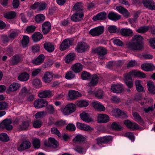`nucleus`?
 Returning <instances> with one entry per match:
<instances>
[{
    "label": "nucleus",
    "mask_w": 155,
    "mask_h": 155,
    "mask_svg": "<svg viewBox=\"0 0 155 155\" xmlns=\"http://www.w3.org/2000/svg\"><path fill=\"white\" fill-rule=\"evenodd\" d=\"M111 128L114 130H121L122 127L116 122H113L111 125Z\"/></svg>",
    "instance_id": "13d9d810"
},
{
    "label": "nucleus",
    "mask_w": 155,
    "mask_h": 155,
    "mask_svg": "<svg viewBox=\"0 0 155 155\" xmlns=\"http://www.w3.org/2000/svg\"><path fill=\"white\" fill-rule=\"evenodd\" d=\"M75 76V74L72 71H69L66 73L65 77L66 79L70 80L74 78Z\"/></svg>",
    "instance_id": "680f3d73"
},
{
    "label": "nucleus",
    "mask_w": 155,
    "mask_h": 155,
    "mask_svg": "<svg viewBox=\"0 0 155 155\" xmlns=\"http://www.w3.org/2000/svg\"><path fill=\"white\" fill-rule=\"evenodd\" d=\"M103 91L102 90L99 89L96 92L95 96L98 99H101L103 97Z\"/></svg>",
    "instance_id": "338daca9"
},
{
    "label": "nucleus",
    "mask_w": 155,
    "mask_h": 155,
    "mask_svg": "<svg viewBox=\"0 0 155 155\" xmlns=\"http://www.w3.org/2000/svg\"><path fill=\"white\" fill-rule=\"evenodd\" d=\"M91 76L90 74L86 71H83L81 74V78L82 79L86 80L90 78Z\"/></svg>",
    "instance_id": "5fc2aeb1"
},
{
    "label": "nucleus",
    "mask_w": 155,
    "mask_h": 155,
    "mask_svg": "<svg viewBox=\"0 0 155 155\" xmlns=\"http://www.w3.org/2000/svg\"><path fill=\"white\" fill-rule=\"evenodd\" d=\"M135 84L137 91L138 92H141L144 91L142 85V82L141 81L137 80L135 81Z\"/></svg>",
    "instance_id": "473e14b6"
},
{
    "label": "nucleus",
    "mask_w": 155,
    "mask_h": 155,
    "mask_svg": "<svg viewBox=\"0 0 155 155\" xmlns=\"http://www.w3.org/2000/svg\"><path fill=\"white\" fill-rule=\"evenodd\" d=\"M116 116L120 118H126L127 117L126 114L125 112H123L119 109H116Z\"/></svg>",
    "instance_id": "79ce46f5"
},
{
    "label": "nucleus",
    "mask_w": 155,
    "mask_h": 155,
    "mask_svg": "<svg viewBox=\"0 0 155 155\" xmlns=\"http://www.w3.org/2000/svg\"><path fill=\"white\" fill-rule=\"evenodd\" d=\"M12 121L11 119H6L0 122V129L5 128L6 130H9L13 128L12 126L11 125Z\"/></svg>",
    "instance_id": "423d86ee"
},
{
    "label": "nucleus",
    "mask_w": 155,
    "mask_h": 155,
    "mask_svg": "<svg viewBox=\"0 0 155 155\" xmlns=\"http://www.w3.org/2000/svg\"><path fill=\"white\" fill-rule=\"evenodd\" d=\"M31 147L30 142L29 141L25 140L18 147V150L19 151L24 150L30 148Z\"/></svg>",
    "instance_id": "2eb2a0df"
},
{
    "label": "nucleus",
    "mask_w": 155,
    "mask_h": 155,
    "mask_svg": "<svg viewBox=\"0 0 155 155\" xmlns=\"http://www.w3.org/2000/svg\"><path fill=\"white\" fill-rule=\"evenodd\" d=\"M30 123L28 120L22 121L18 128L19 130H27L29 126Z\"/></svg>",
    "instance_id": "c85d7f7f"
},
{
    "label": "nucleus",
    "mask_w": 155,
    "mask_h": 155,
    "mask_svg": "<svg viewBox=\"0 0 155 155\" xmlns=\"http://www.w3.org/2000/svg\"><path fill=\"white\" fill-rule=\"evenodd\" d=\"M72 41L69 38L64 40L61 44L60 49L61 51H64L69 48L72 45Z\"/></svg>",
    "instance_id": "1a4fd4ad"
},
{
    "label": "nucleus",
    "mask_w": 155,
    "mask_h": 155,
    "mask_svg": "<svg viewBox=\"0 0 155 155\" xmlns=\"http://www.w3.org/2000/svg\"><path fill=\"white\" fill-rule=\"evenodd\" d=\"M8 36L4 35L2 36L1 41V44L4 46H6L10 40Z\"/></svg>",
    "instance_id": "a18cd8bd"
},
{
    "label": "nucleus",
    "mask_w": 155,
    "mask_h": 155,
    "mask_svg": "<svg viewBox=\"0 0 155 155\" xmlns=\"http://www.w3.org/2000/svg\"><path fill=\"white\" fill-rule=\"evenodd\" d=\"M104 30L103 26H98L91 29L89 34L93 37L98 36L102 34Z\"/></svg>",
    "instance_id": "20e7f679"
},
{
    "label": "nucleus",
    "mask_w": 155,
    "mask_h": 155,
    "mask_svg": "<svg viewBox=\"0 0 155 155\" xmlns=\"http://www.w3.org/2000/svg\"><path fill=\"white\" fill-rule=\"evenodd\" d=\"M53 95L52 92L50 90H45L40 92L38 96L39 97L42 98L51 97Z\"/></svg>",
    "instance_id": "aec40b11"
},
{
    "label": "nucleus",
    "mask_w": 155,
    "mask_h": 155,
    "mask_svg": "<svg viewBox=\"0 0 155 155\" xmlns=\"http://www.w3.org/2000/svg\"><path fill=\"white\" fill-rule=\"evenodd\" d=\"M29 75L26 72L22 73L18 77V79L21 81H27L29 78Z\"/></svg>",
    "instance_id": "58836bf2"
},
{
    "label": "nucleus",
    "mask_w": 155,
    "mask_h": 155,
    "mask_svg": "<svg viewBox=\"0 0 155 155\" xmlns=\"http://www.w3.org/2000/svg\"><path fill=\"white\" fill-rule=\"evenodd\" d=\"M43 35L39 32H36L33 34L32 38L33 41L35 42L39 41L43 38Z\"/></svg>",
    "instance_id": "c9c22d12"
},
{
    "label": "nucleus",
    "mask_w": 155,
    "mask_h": 155,
    "mask_svg": "<svg viewBox=\"0 0 155 155\" xmlns=\"http://www.w3.org/2000/svg\"><path fill=\"white\" fill-rule=\"evenodd\" d=\"M20 61V58L18 55H15L11 58V60L10 61V64L11 65H16Z\"/></svg>",
    "instance_id": "37998d69"
},
{
    "label": "nucleus",
    "mask_w": 155,
    "mask_h": 155,
    "mask_svg": "<svg viewBox=\"0 0 155 155\" xmlns=\"http://www.w3.org/2000/svg\"><path fill=\"white\" fill-rule=\"evenodd\" d=\"M33 85L36 88H39L41 87V80L38 79H34L32 82Z\"/></svg>",
    "instance_id": "09e8293b"
},
{
    "label": "nucleus",
    "mask_w": 155,
    "mask_h": 155,
    "mask_svg": "<svg viewBox=\"0 0 155 155\" xmlns=\"http://www.w3.org/2000/svg\"><path fill=\"white\" fill-rule=\"evenodd\" d=\"M124 123L128 128L132 130H137L139 128V125L137 124L131 122L128 120H125Z\"/></svg>",
    "instance_id": "a211bd4d"
},
{
    "label": "nucleus",
    "mask_w": 155,
    "mask_h": 155,
    "mask_svg": "<svg viewBox=\"0 0 155 155\" xmlns=\"http://www.w3.org/2000/svg\"><path fill=\"white\" fill-rule=\"evenodd\" d=\"M51 28V25L50 22L47 21L44 22L42 26V31L44 34L48 33Z\"/></svg>",
    "instance_id": "f3484780"
},
{
    "label": "nucleus",
    "mask_w": 155,
    "mask_h": 155,
    "mask_svg": "<svg viewBox=\"0 0 155 155\" xmlns=\"http://www.w3.org/2000/svg\"><path fill=\"white\" fill-rule=\"evenodd\" d=\"M120 32L122 35L125 36H129L132 35V31L129 29L123 28L122 29Z\"/></svg>",
    "instance_id": "e433bc0d"
},
{
    "label": "nucleus",
    "mask_w": 155,
    "mask_h": 155,
    "mask_svg": "<svg viewBox=\"0 0 155 155\" xmlns=\"http://www.w3.org/2000/svg\"><path fill=\"white\" fill-rule=\"evenodd\" d=\"M89 48V45L84 42H79L75 48V50L78 53H82L87 51Z\"/></svg>",
    "instance_id": "39448f33"
},
{
    "label": "nucleus",
    "mask_w": 155,
    "mask_h": 155,
    "mask_svg": "<svg viewBox=\"0 0 155 155\" xmlns=\"http://www.w3.org/2000/svg\"><path fill=\"white\" fill-rule=\"evenodd\" d=\"M76 126L78 128L82 130L89 131L93 130L90 126L84 124L77 122Z\"/></svg>",
    "instance_id": "5701e85b"
},
{
    "label": "nucleus",
    "mask_w": 155,
    "mask_h": 155,
    "mask_svg": "<svg viewBox=\"0 0 155 155\" xmlns=\"http://www.w3.org/2000/svg\"><path fill=\"white\" fill-rule=\"evenodd\" d=\"M44 47L45 50L50 53L53 52L54 50V45L49 42L45 43L44 44Z\"/></svg>",
    "instance_id": "bb28decb"
},
{
    "label": "nucleus",
    "mask_w": 155,
    "mask_h": 155,
    "mask_svg": "<svg viewBox=\"0 0 155 155\" xmlns=\"http://www.w3.org/2000/svg\"><path fill=\"white\" fill-rule=\"evenodd\" d=\"M116 9L119 12L122 14L126 18H128L129 16L130 13L128 11L121 6H117Z\"/></svg>",
    "instance_id": "cd10ccee"
},
{
    "label": "nucleus",
    "mask_w": 155,
    "mask_h": 155,
    "mask_svg": "<svg viewBox=\"0 0 155 155\" xmlns=\"http://www.w3.org/2000/svg\"><path fill=\"white\" fill-rule=\"evenodd\" d=\"M45 56L43 54L39 55L37 58L33 60L32 63L36 65H39L44 61Z\"/></svg>",
    "instance_id": "2f4dec72"
},
{
    "label": "nucleus",
    "mask_w": 155,
    "mask_h": 155,
    "mask_svg": "<svg viewBox=\"0 0 155 155\" xmlns=\"http://www.w3.org/2000/svg\"><path fill=\"white\" fill-rule=\"evenodd\" d=\"M142 69L145 71H149L153 70L154 66L152 63H144L141 65Z\"/></svg>",
    "instance_id": "72a5a7b5"
},
{
    "label": "nucleus",
    "mask_w": 155,
    "mask_h": 155,
    "mask_svg": "<svg viewBox=\"0 0 155 155\" xmlns=\"http://www.w3.org/2000/svg\"><path fill=\"white\" fill-rule=\"evenodd\" d=\"M81 119L87 123H90L93 121L92 118L89 114L85 112H83L80 114Z\"/></svg>",
    "instance_id": "4be33fe9"
},
{
    "label": "nucleus",
    "mask_w": 155,
    "mask_h": 155,
    "mask_svg": "<svg viewBox=\"0 0 155 155\" xmlns=\"http://www.w3.org/2000/svg\"><path fill=\"white\" fill-rule=\"evenodd\" d=\"M33 144L34 147L35 148H39L40 146V140L37 138L34 139L33 140Z\"/></svg>",
    "instance_id": "6e6d98bb"
},
{
    "label": "nucleus",
    "mask_w": 155,
    "mask_h": 155,
    "mask_svg": "<svg viewBox=\"0 0 155 155\" xmlns=\"http://www.w3.org/2000/svg\"><path fill=\"white\" fill-rule=\"evenodd\" d=\"M76 109V105L72 103H69L64 107L61 108V110L64 116H68L73 113Z\"/></svg>",
    "instance_id": "7ed1b4c3"
},
{
    "label": "nucleus",
    "mask_w": 155,
    "mask_h": 155,
    "mask_svg": "<svg viewBox=\"0 0 155 155\" xmlns=\"http://www.w3.org/2000/svg\"><path fill=\"white\" fill-rule=\"evenodd\" d=\"M29 37L27 36H24L22 39L21 43L23 47H25L29 42Z\"/></svg>",
    "instance_id": "864d4df0"
},
{
    "label": "nucleus",
    "mask_w": 155,
    "mask_h": 155,
    "mask_svg": "<svg viewBox=\"0 0 155 155\" xmlns=\"http://www.w3.org/2000/svg\"><path fill=\"white\" fill-rule=\"evenodd\" d=\"M113 42L114 44L119 46H122L123 44L122 41L118 38L114 39L113 40Z\"/></svg>",
    "instance_id": "774afa93"
},
{
    "label": "nucleus",
    "mask_w": 155,
    "mask_h": 155,
    "mask_svg": "<svg viewBox=\"0 0 155 155\" xmlns=\"http://www.w3.org/2000/svg\"><path fill=\"white\" fill-rule=\"evenodd\" d=\"M82 6V3L79 2L77 3L74 5L73 7V9L74 10H76L77 12H82L81 9Z\"/></svg>",
    "instance_id": "bf43d9fd"
},
{
    "label": "nucleus",
    "mask_w": 155,
    "mask_h": 155,
    "mask_svg": "<svg viewBox=\"0 0 155 155\" xmlns=\"http://www.w3.org/2000/svg\"><path fill=\"white\" fill-rule=\"evenodd\" d=\"M106 13L103 12L97 14L95 16H94L93 17L92 19L94 21L103 20L106 19Z\"/></svg>",
    "instance_id": "a878e982"
},
{
    "label": "nucleus",
    "mask_w": 155,
    "mask_h": 155,
    "mask_svg": "<svg viewBox=\"0 0 155 155\" xmlns=\"http://www.w3.org/2000/svg\"><path fill=\"white\" fill-rule=\"evenodd\" d=\"M149 29V27L147 26H143L139 28L137 31L140 33H144L147 31Z\"/></svg>",
    "instance_id": "052dcab7"
},
{
    "label": "nucleus",
    "mask_w": 155,
    "mask_h": 155,
    "mask_svg": "<svg viewBox=\"0 0 155 155\" xmlns=\"http://www.w3.org/2000/svg\"><path fill=\"white\" fill-rule=\"evenodd\" d=\"M47 111L50 114H53L54 112V109L53 106L49 104L47 106Z\"/></svg>",
    "instance_id": "e2e57ef3"
},
{
    "label": "nucleus",
    "mask_w": 155,
    "mask_h": 155,
    "mask_svg": "<svg viewBox=\"0 0 155 155\" xmlns=\"http://www.w3.org/2000/svg\"><path fill=\"white\" fill-rule=\"evenodd\" d=\"M48 104L47 101L44 99H39L35 101L34 103V107L37 108H40L47 106Z\"/></svg>",
    "instance_id": "9d476101"
},
{
    "label": "nucleus",
    "mask_w": 155,
    "mask_h": 155,
    "mask_svg": "<svg viewBox=\"0 0 155 155\" xmlns=\"http://www.w3.org/2000/svg\"><path fill=\"white\" fill-rule=\"evenodd\" d=\"M44 145L48 147H52L53 148H56L58 146V142L53 138H50L48 139V143L47 141H45Z\"/></svg>",
    "instance_id": "dca6fc26"
},
{
    "label": "nucleus",
    "mask_w": 155,
    "mask_h": 155,
    "mask_svg": "<svg viewBox=\"0 0 155 155\" xmlns=\"http://www.w3.org/2000/svg\"><path fill=\"white\" fill-rule=\"evenodd\" d=\"M86 138L83 136L78 134L76 135L73 140L74 142H82L85 140Z\"/></svg>",
    "instance_id": "de8ad7c7"
},
{
    "label": "nucleus",
    "mask_w": 155,
    "mask_h": 155,
    "mask_svg": "<svg viewBox=\"0 0 155 155\" xmlns=\"http://www.w3.org/2000/svg\"><path fill=\"white\" fill-rule=\"evenodd\" d=\"M147 84L149 92L152 94H155V84L151 81L147 82Z\"/></svg>",
    "instance_id": "7c9ffc66"
},
{
    "label": "nucleus",
    "mask_w": 155,
    "mask_h": 155,
    "mask_svg": "<svg viewBox=\"0 0 155 155\" xmlns=\"http://www.w3.org/2000/svg\"><path fill=\"white\" fill-rule=\"evenodd\" d=\"M75 57V55L74 53H70L66 56L65 59V62L67 64L70 63L74 60Z\"/></svg>",
    "instance_id": "c03bdc74"
},
{
    "label": "nucleus",
    "mask_w": 155,
    "mask_h": 155,
    "mask_svg": "<svg viewBox=\"0 0 155 155\" xmlns=\"http://www.w3.org/2000/svg\"><path fill=\"white\" fill-rule=\"evenodd\" d=\"M20 87V85L18 83H13L9 86L6 91L7 94H10L11 92L15 91Z\"/></svg>",
    "instance_id": "412c9836"
},
{
    "label": "nucleus",
    "mask_w": 155,
    "mask_h": 155,
    "mask_svg": "<svg viewBox=\"0 0 155 155\" xmlns=\"http://www.w3.org/2000/svg\"><path fill=\"white\" fill-rule=\"evenodd\" d=\"M9 138L6 133H2L0 134V140L3 142H7L9 140Z\"/></svg>",
    "instance_id": "603ef678"
},
{
    "label": "nucleus",
    "mask_w": 155,
    "mask_h": 155,
    "mask_svg": "<svg viewBox=\"0 0 155 155\" xmlns=\"http://www.w3.org/2000/svg\"><path fill=\"white\" fill-rule=\"evenodd\" d=\"M108 18L114 21L120 19V16L118 14L113 12H110L108 15Z\"/></svg>",
    "instance_id": "f704fd0d"
},
{
    "label": "nucleus",
    "mask_w": 155,
    "mask_h": 155,
    "mask_svg": "<svg viewBox=\"0 0 155 155\" xmlns=\"http://www.w3.org/2000/svg\"><path fill=\"white\" fill-rule=\"evenodd\" d=\"M143 5L146 8L150 9L155 10V3L152 0H143Z\"/></svg>",
    "instance_id": "4468645a"
},
{
    "label": "nucleus",
    "mask_w": 155,
    "mask_h": 155,
    "mask_svg": "<svg viewBox=\"0 0 155 155\" xmlns=\"http://www.w3.org/2000/svg\"><path fill=\"white\" fill-rule=\"evenodd\" d=\"M98 119L99 122L104 123L108 122L110 118L107 115L100 114L98 115Z\"/></svg>",
    "instance_id": "c756f323"
},
{
    "label": "nucleus",
    "mask_w": 155,
    "mask_h": 155,
    "mask_svg": "<svg viewBox=\"0 0 155 155\" xmlns=\"http://www.w3.org/2000/svg\"><path fill=\"white\" fill-rule=\"evenodd\" d=\"M47 7V4L45 2H36L31 6V8L33 9H37L38 11H42L45 10Z\"/></svg>",
    "instance_id": "9b49d317"
},
{
    "label": "nucleus",
    "mask_w": 155,
    "mask_h": 155,
    "mask_svg": "<svg viewBox=\"0 0 155 155\" xmlns=\"http://www.w3.org/2000/svg\"><path fill=\"white\" fill-rule=\"evenodd\" d=\"M94 52L97 54L99 58L103 59L104 58V56L107 53V51L105 48L103 47H99L96 48L94 50Z\"/></svg>",
    "instance_id": "6e6552de"
},
{
    "label": "nucleus",
    "mask_w": 155,
    "mask_h": 155,
    "mask_svg": "<svg viewBox=\"0 0 155 155\" xmlns=\"http://www.w3.org/2000/svg\"><path fill=\"white\" fill-rule=\"evenodd\" d=\"M143 39L141 36L136 35L132 38L130 42L126 44L128 48L132 50H140L143 48Z\"/></svg>",
    "instance_id": "f03ea898"
},
{
    "label": "nucleus",
    "mask_w": 155,
    "mask_h": 155,
    "mask_svg": "<svg viewBox=\"0 0 155 155\" xmlns=\"http://www.w3.org/2000/svg\"><path fill=\"white\" fill-rule=\"evenodd\" d=\"M123 89V85L121 83L114 84L111 86V91L114 93H121Z\"/></svg>",
    "instance_id": "ddd939ff"
},
{
    "label": "nucleus",
    "mask_w": 155,
    "mask_h": 155,
    "mask_svg": "<svg viewBox=\"0 0 155 155\" xmlns=\"http://www.w3.org/2000/svg\"><path fill=\"white\" fill-rule=\"evenodd\" d=\"M53 78V76L50 72H47L44 74L42 80L45 83H49L52 80Z\"/></svg>",
    "instance_id": "393cba45"
},
{
    "label": "nucleus",
    "mask_w": 155,
    "mask_h": 155,
    "mask_svg": "<svg viewBox=\"0 0 155 155\" xmlns=\"http://www.w3.org/2000/svg\"><path fill=\"white\" fill-rule=\"evenodd\" d=\"M133 115L135 119V120L136 121L140 124L143 123V121L142 118L137 113H133Z\"/></svg>",
    "instance_id": "3c124183"
},
{
    "label": "nucleus",
    "mask_w": 155,
    "mask_h": 155,
    "mask_svg": "<svg viewBox=\"0 0 155 155\" xmlns=\"http://www.w3.org/2000/svg\"><path fill=\"white\" fill-rule=\"evenodd\" d=\"M82 65L80 63H76L71 67L72 70L75 73H78L82 70Z\"/></svg>",
    "instance_id": "4c0bfd02"
},
{
    "label": "nucleus",
    "mask_w": 155,
    "mask_h": 155,
    "mask_svg": "<svg viewBox=\"0 0 155 155\" xmlns=\"http://www.w3.org/2000/svg\"><path fill=\"white\" fill-rule=\"evenodd\" d=\"M83 16L84 15L82 12H78L77 11L72 15L71 17V19L74 21H78L81 20Z\"/></svg>",
    "instance_id": "6ab92c4d"
},
{
    "label": "nucleus",
    "mask_w": 155,
    "mask_h": 155,
    "mask_svg": "<svg viewBox=\"0 0 155 155\" xmlns=\"http://www.w3.org/2000/svg\"><path fill=\"white\" fill-rule=\"evenodd\" d=\"M92 106L96 109L99 111H104L105 110V107L100 102L94 101L91 103Z\"/></svg>",
    "instance_id": "b1692460"
},
{
    "label": "nucleus",
    "mask_w": 155,
    "mask_h": 155,
    "mask_svg": "<svg viewBox=\"0 0 155 155\" xmlns=\"http://www.w3.org/2000/svg\"><path fill=\"white\" fill-rule=\"evenodd\" d=\"M18 32L17 31H12L9 35L8 37L12 40L18 36Z\"/></svg>",
    "instance_id": "0e129e2a"
},
{
    "label": "nucleus",
    "mask_w": 155,
    "mask_h": 155,
    "mask_svg": "<svg viewBox=\"0 0 155 155\" xmlns=\"http://www.w3.org/2000/svg\"><path fill=\"white\" fill-rule=\"evenodd\" d=\"M45 19V16L43 14H38L35 18V20L38 23L42 22Z\"/></svg>",
    "instance_id": "49530a36"
},
{
    "label": "nucleus",
    "mask_w": 155,
    "mask_h": 155,
    "mask_svg": "<svg viewBox=\"0 0 155 155\" xmlns=\"http://www.w3.org/2000/svg\"><path fill=\"white\" fill-rule=\"evenodd\" d=\"M76 104V106L79 107H86L88 105L89 103L85 100H82L77 101Z\"/></svg>",
    "instance_id": "ea45409f"
},
{
    "label": "nucleus",
    "mask_w": 155,
    "mask_h": 155,
    "mask_svg": "<svg viewBox=\"0 0 155 155\" xmlns=\"http://www.w3.org/2000/svg\"><path fill=\"white\" fill-rule=\"evenodd\" d=\"M124 83L128 88L131 89L133 86L131 77L134 76L144 78L146 77V75L143 73L134 70L124 74Z\"/></svg>",
    "instance_id": "f257e3e1"
},
{
    "label": "nucleus",
    "mask_w": 155,
    "mask_h": 155,
    "mask_svg": "<svg viewBox=\"0 0 155 155\" xmlns=\"http://www.w3.org/2000/svg\"><path fill=\"white\" fill-rule=\"evenodd\" d=\"M16 16V13L14 12H10L5 14L4 17L8 19H12L14 18Z\"/></svg>",
    "instance_id": "8fccbe9b"
},
{
    "label": "nucleus",
    "mask_w": 155,
    "mask_h": 155,
    "mask_svg": "<svg viewBox=\"0 0 155 155\" xmlns=\"http://www.w3.org/2000/svg\"><path fill=\"white\" fill-rule=\"evenodd\" d=\"M91 79L89 83L90 86H94L96 85L98 83L99 77L96 74H94L91 76Z\"/></svg>",
    "instance_id": "a19ab883"
},
{
    "label": "nucleus",
    "mask_w": 155,
    "mask_h": 155,
    "mask_svg": "<svg viewBox=\"0 0 155 155\" xmlns=\"http://www.w3.org/2000/svg\"><path fill=\"white\" fill-rule=\"evenodd\" d=\"M42 122L40 120H36L33 123V127L35 128H39L42 125Z\"/></svg>",
    "instance_id": "69168bd1"
},
{
    "label": "nucleus",
    "mask_w": 155,
    "mask_h": 155,
    "mask_svg": "<svg viewBox=\"0 0 155 155\" xmlns=\"http://www.w3.org/2000/svg\"><path fill=\"white\" fill-rule=\"evenodd\" d=\"M108 30L111 33H115L118 31L117 27L115 25L109 26L108 27Z\"/></svg>",
    "instance_id": "4d7b16f0"
},
{
    "label": "nucleus",
    "mask_w": 155,
    "mask_h": 155,
    "mask_svg": "<svg viewBox=\"0 0 155 155\" xmlns=\"http://www.w3.org/2000/svg\"><path fill=\"white\" fill-rule=\"evenodd\" d=\"M82 94L78 91L74 90L69 91L68 96L70 100L76 99L82 96Z\"/></svg>",
    "instance_id": "f8f14e48"
},
{
    "label": "nucleus",
    "mask_w": 155,
    "mask_h": 155,
    "mask_svg": "<svg viewBox=\"0 0 155 155\" xmlns=\"http://www.w3.org/2000/svg\"><path fill=\"white\" fill-rule=\"evenodd\" d=\"M113 138L111 136H105L98 137L95 139L97 144L99 146H101L102 144H106L112 140Z\"/></svg>",
    "instance_id": "0eeeda50"
}]
</instances>
